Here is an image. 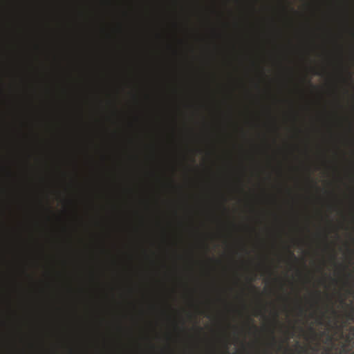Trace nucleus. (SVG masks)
Returning a JSON list of instances; mask_svg holds the SVG:
<instances>
[{"instance_id":"obj_1","label":"nucleus","mask_w":354,"mask_h":354,"mask_svg":"<svg viewBox=\"0 0 354 354\" xmlns=\"http://www.w3.org/2000/svg\"><path fill=\"white\" fill-rule=\"evenodd\" d=\"M351 292L354 289H345ZM347 322L354 324V306L351 305L350 310L346 314ZM311 338L317 340L319 337H324L323 345L317 342L316 346L310 347L312 354H354V325L349 326L348 332L345 333L340 327L337 329V335L328 332L322 331L319 335L313 327L309 328Z\"/></svg>"},{"instance_id":"obj_2","label":"nucleus","mask_w":354,"mask_h":354,"mask_svg":"<svg viewBox=\"0 0 354 354\" xmlns=\"http://www.w3.org/2000/svg\"><path fill=\"white\" fill-rule=\"evenodd\" d=\"M271 339L272 341L270 343V346L271 348H275V346H277L279 351L283 350V348H284V346H283V342L279 344L277 343V340L274 336V331L271 332Z\"/></svg>"},{"instance_id":"obj_3","label":"nucleus","mask_w":354,"mask_h":354,"mask_svg":"<svg viewBox=\"0 0 354 354\" xmlns=\"http://www.w3.org/2000/svg\"><path fill=\"white\" fill-rule=\"evenodd\" d=\"M263 288H285L284 286H265ZM287 288H299V286H288ZM300 288H308V286H301ZM311 288H319L318 286H312ZM322 288H330V286H324ZM336 288V286L335 287ZM337 288H354V286H337Z\"/></svg>"},{"instance_id":"obj_4","label":"nucleus","mask_w":354,"mask_h":354,"mask_svg":"<svg viewBox=\"0 0 354 354\" xmlns=\"http://www.w3.org/2000/svg\"><path fill=\"white\" fill-rule=\"evenodd\" d=\"M257 267L258 269H266L267 267V264L265 261H262L257 264Z\"/></svg>"},{"instance_id":"obj_5","label":"nucleus","mask_w":354,"mask_h":354,"mask_svg":"<svg viewBox=\"0 0 354 354\" xmlns=\"http://www.w3.org/2000/svg\"><path fill=\"white\" fill-rule=\"evenodd\" d=\"M288 254H289V257L290 259H293V260H297V257H295L294 252L292 251H291L290 250H288Z\"/></svg>"},{"instance_id":"obj_6","label":"nucleus","mask_w":354,"mask_h":354,"mask_svg":"<svg viewBox=\"0 0 354 354\" xmlns=\"http://www.w3.org/2000/svg\"><path fill=\"white\" fill-rule=\"evenodd\" d=\"M331 259L333 261V262L335 263V264H337L336 263V254L335 252H333L331 255Z\"/></svg>"},{"instance_id":"obj_7","label":"nucleus","mask_w":354,"mask_h":354,"mask_svg":"<svg viewBox=\"0 0 354 354\" xmlns=\"http://www.w3.org/2000/svg\"><path fill=\"white\" fill-rule=\"evenodd\" d=\"M208 261H211V262L214 261V262H216V263H221V261H220L219 260H216V259H212V258H209V259H208Z\"/></svg>"},{"instance_id":"obj_8","label":"nucleus","mask_w":354,"mask_h":354,"mask_svg":"<svg viewBox=\"0 0 354 354\" xmlns=\"http://www.w3.org/2000/svg\"><path fill=\"white\" fill-rule=\"evenodd\" d=\"M339 267H340L343 270H346V268H347V266H346L342 265V264L339 265Z\"/></svg>"},{"instance_id":"obj_9","label":"nucleus","mask_w":354,"mask_h":354,"mask_svg":"<svg viewBox=\"0 0 354 354\" xmlns=\"http://www.w3.org/2000/svg\"><path fill=\"white\" fill-rule=\"evenodd\" d=\"M288 333L289 334V336L286 339V341H287L288 339H290V337H292L293 335V333H289L288 332Z\"/></svg>"},{"instance_id":"obj_10","label":"nucleus","mask_w":354,"mask_h":354,"mask_svg":"<svg viewBox=\"0 0 354 354\" xmlns=\"http://www.w3.org/2000/svg\"><path fill=\"white\" fill-rule=\"evenodd\" d=\"M0 288H13V286H0Z\"/></svg>"},{"instance_id":"obj_11","label":"nucleus","mask_w":354,"mask_h":354,"mask_svg":"<svg viewBox=\"0 0 354 354\" xmlns=\"http://www.w3.org/2000/svg\"><path fill=\"white\" fill-rule=\"evenodd\" d=\"M263 290H266L267 289H263ZM269 290H270L271 289H269ZM297 290H301L302 289L299 288V289H297Z\"/></svg>"},{"instance_id":"obj_12","label":"nucleus","mask_w":354,"mask_h":354,"mask_svg":"<svg viewBox=\"0 0 354 354\" xmlns=\"http://www.w3.org/2000/svg\"><path fill=\"white\" fill-rule=\"evenodd\" d=\"M225 350H226V353L228 354L227 346H225Z\"/></svg>"}]
</instances>
